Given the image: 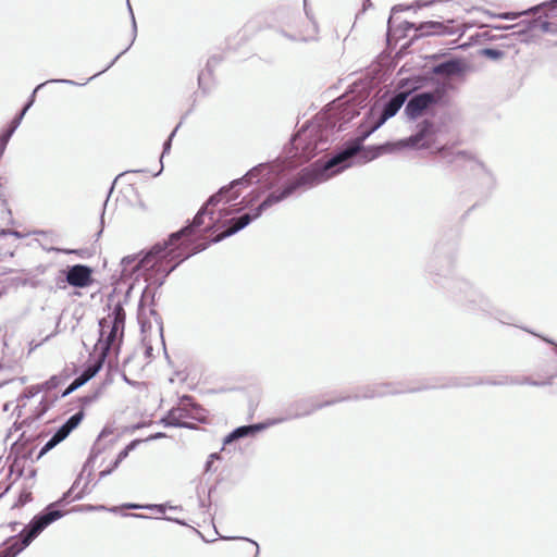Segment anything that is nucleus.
<instances>
[{
	"label": "nucleus",
	"instance_id": "c9c22d12",
	"mask_svg": "<svg viewBox=\"0 0 557 557\" xmlns=\"http://www.w3.org/2000/svg\"><path fill=\"white\" fill-rule=\"evenodd\" d=\"M175 132H176V128L171 133V135L169 136V138L166 139V141L164 143L163 145V151H162V156H161V159L164 157L165 153H168L171 149V143H172V138L173 136L175 135ZM163 165L161 164V168Z\"/></svg>",
	"mask_w": 557,
	"mask_h": 557
},
{
	"label": "nucleus",
	"instance_id": "6e6552de",
	"mask_svg": "<svg viewBox=\"0 0 557 557\" xmlns=\"http://www.w3.org/2000/svg\"><path fill=\"white\" fill-rule=\"evenodd\" d=\"M359 113L356 103L338 99L331 104L325 113L326 126L333 129L335 128L336 131H343L345 129V125L358 116Z\"/></svg>",
	"mask_w": 557,
	"mask_h": 557
},
{
	"label": "nucleus",
	"instance_id": "423d86ee",
	"mask_svg": "<svg viewBox=\"0 0 557 557\" xmlns=\"http://www.w3.org/2000/svg\"><path fill=\"white\" fill-rule=\"evenodd\" d=\"M49 524H24L16 534L9 536L0 545V557H17L39 536Z\"/></svg>",
	"mask_w": 557,
	"mask_h": 557
},
{
	"label": "nucleus",
	"instance_id": "f257e3e1",
	"mask_svg": "<svg viewBox=\"0 0 557 557\" xmlns=\"http://www.w3.org/2000/svg\"><path fill=\"white\" fill-rule=\"evenodd\" d=\"M298 174V177L294 181L289 182L285 185V187L280 191H273L267 196V198L253 210V213H244L238 218H232L230 220H225L228 215L238 213L243 208L236 209H221L218 212V218H214V212L210 210L211 207H215L224 196H226L232 189L237 186H248L252 183L253 180H257L258 183L264 185L265 189H271L281 181V173L283 169L277 164H269V163H260L249 170L243 177L234 180L227 186H223L219 189L218 193L212 195L207 202L200 208L197 212L193 222L180 230L178 232L172 233L169 236L168 240L162 243L154 244L149 251H147L137 262V256H127L122 259L123 273L131 272L135 273L138 271H156L157 274H161V278H156L154 282H158L159 285H162L164 278L175 270V268L185 259L190 257L191 255L202 251L208 247V244H198L193 247V249H188V245L185 240L178 242L183 237H189L193 235L201 225L205 224V216H208L210 223L206 226L207 232H213L218 227V224L221 223V226L224 227V231L216 234L211 242L219 243L226 237H230L237 232L245 228L249 225L253 220L261 216V214L270 208L267 207L263 209L260 214L257 216V212L259 207L271 196V195H281L287 186L296 182L302 171ZM285 198H283L284 200ZM282 201V199H281ZM280 202V200H278ZM277 203V201H276ZM275 205V202H274ZM273 203L271 205V207Z\"/></svg>",
	"mask_w": 557,
	"mask_h": 557
},
{
	"label": "nucleus",
	"instance_id": "412c9836",
	"mask_svg": "<svg viewBox=\"0 0 557 557\" xmlns=\"http://www.w3.org/2000/svg\"><path fill=\"white\" fill-rule=\"evenodd\" d=\"M540 29L543 33L557 35V23L549 21L533 20L529 22L523 28L512 33L518 37L524 36L528 30Z\"/></svg>",
	"mask_w": 557,
	"mask_h": 557
},
{
	"label": "nucleus",
	"instance_id": "aec40b11",
	"mask_svg": "<svg viewBox=\"0 0 557 557\" xmlns=\"http://www.w3.org/2000/svg\"><path fill=\"white\" fill-rule=\"evenodd\" d=\"M272 425L271 421L268 423H256L249 425H242L233 430L225 438L224 445L231 444L239 438L255 435L257 432L264 430L267 426Z\"/></svg>",
	"mask_w": 557,
	"mask_h": 557
},
{
	"label": "nucleus",
	"instance_id": "ea45409f",
	"mask_svg": "<svg viewBox=\"0 0 557 557\" xmlns=\"http://www.w3.org/2000/svg\"><path fill=\"white\" fill-rule=\"evenodd\" d=\"M145 311H146V309L144 308V304H143V299H141L140 304H139V309H138V320L141 323L143 327H145V325H146V321L144 320Z\"/></svg>",
	"mask_w": 557,
	"mask_h": 557
},
{
	"label": "nucleus",
	"instance_id": "603ef678",
	"mask_svg": "<svg viewBox=\"0 0 557 557\" xmlns=\"http://www.w3.org/2000/svg\"><path fill=\"white\" fill-rule=\"evenodd\" d=\"M103 214H104V210L102 211L101 224H103V222H104Z\"/></svg>",
	"mask_w": 557,
	"mask_h": 557
},
{
	"label": "nucleus",
	"instance_id": "7c9ffc66",
	"mask_svg": "<svg viewBox=\"0 0 557 557\" xmlns=\"http://www.w3.org/2000/svg\"><path fill=\"white\" fill-rule=\"evenodd\" d=\"M263 191L264 190H252L247 196H245L240 201L243 208L251 207L260 198Z\"/></svg>",
	"mask_w": 557,
	"mask_h": 557
},
{
	"label": "nucleus",
	"instance_id": "39448f33",
	"mask_svg": "<svg viewBox=\"0 0 557 557\" xmlns=\"http://www.w3.org/2000/svg\"><path fill=\"white\" fill-rule=\"evenodd\" d=\"M125 325V311L123 306L117 302L112 311L99 321L100 338L103 352H108L114 347L117 339L123 336Z\"/></svg>",
	"mask_w": 557,
	"mask_h": 557
},
{
	"label": "nucleus",
	"instance_id": "c756f323",
	"mask_svg": "<svg viewBox=\"0 0 557 557\" xmlns=\"http://www.w3.org/2000/svg\"><path fill=\"white\" fill-rule=\"evenodd\" d=\"M470 169L474 172L476 176L483 177L487 181L488 184L494 182L492 173L486 169V166L479 161L470 160Z\"/></svg>",
	"mask_w": 557,
	"mask_h": 557
},
{
	"label": "nucleus",
	"instance_id": "49530a36",
	"mask_svg": "<svg viewBox=\"0 0 557 557\" xmlns=\"http://www.w3.org/2000/svg\"><path fill=\"white\" fill-rule=\"evenodd\" d=\"M212 465V460H208L206 463V470L209 471Z\"/></svg>",
	"mask_w": 557,
	"mask_h": 557
},
{
	"label": "nucleus",
	"instance_id": "20e7f679",
	"mask_svg": "<svg viewBox=\"0 0 557 557\" xmlns=\"http://www.w3.org/2000/svg\"><path fill=\"white\" fill-rule=\"evenodd\" d=\"M435 125L431 121H423L417 125V132L411 136L400 139L396 143H386L384 145L373 147L367 153L366 161L377 158L383 152H392L394 150L411 148V149H425L430 148L434 143Z\"/></svg>",
	"mask_w": 557,
	"mask_h": 557
},
{
	"label": "nucleus",
	"instance_id": "5701e85b",
	"mask_svg": "<svg viewBox=\"0 0 557 557\" xmlns=\"http://www.w3.org/2000/svg\"><path fill=\"white\" fill-rule=\"evenodd\" d=\"M187 417V412L184 408L176 407L172 408L168 414L162 419V422L166 426H176V428H191L189 423L183 421Z\"/></svg>",
	"mask_w": 557,
	"mask_h": 557
},
{
	"label": "nucleus",
	"instance_id": "c85d7f7f",
	"mask_svg": "<svg viewBox=\"0 0 557 557\" xmlns=\"http://www.w3.org/2000/svg\"><path fill=\"white\" fill-rule=\"evenodd\" d=\"M50 83H63V84H69V85H75L76 83L74 81H71V79H49L42 84H39L32 92L30 97H29V100L27 101V103H25L24 108L22 109V112H24V114H26V112L29 110V108L34 104L35 102V97H36V92L42 88L46 84H50Z\"/></svg>",
	"mask_w": 557,
	"mask_h": 557
},
{
	"label": "nucleus",
	"instance_id": "5fc2aeb1",
	"mask_svg": "<svg viewBox=\"0 0 557 557\" xmlns=\"http://www.w3.org/2000/svg\"><path fill=\"white\" fill-rule=\"evenodd\" d=\"M546 343H550V344H554L552 341L547 339V338H543Z\"/></svg>",
	"mask_w": 557,
	"mask_h": 557
},
{
	"label": "nucleus",
	"instance_id": "2f4dec72",
	"mask_svg": "<svg viewBox=\"0 0 557 557\" xmlns=\"http://www.w3.org/2000/svg\"><path fill=\"white\" fill-rule=\"evenodd\" d=\"M60 384V379L58 376H51L48 381L39 384L41 387V391H51L55 387H58Z\"/></svg>",
	"mask_w": 557,
	"mask_h": 557
},
{
	"label": "nucleus",
	"instance_id": "e433bc0d",
	"mask_svg": "<svg viewBox=\"0 0 557 557\" xmlns=\"http://www.w3.org/2000/svg\"><path fill=\"white\" fill-rule=\"evenodd\" d=\"M505 384H529V385L540 386V385H543L544 383L531 381L530 379H523V381L511 380L510 382H506Z\"/></svg>",
	"mask_w": 557,
	"mask_h": 557
},
{
	"label": "nucleus",
	"instance_id": "a878e982",
	"mask_svg": "<svg viewBox=\"0 0 557 557\" xmlns=\"http://www.w3.org/2000/svg\"><path fill=\"white\" fill-rule=\"evenodd\" d=\"M83 418L84 412L81 410L71 416L58 430H60L61 433L67 437L70 433L79 425Z\"/></svg>",
	"mask_w": 557,
	"mask_h": 557
},
{
	"label": "nucleus",
	"instance_id": "393cba45",
	"mask_svg": "<svg viewBox=\"0 0 557 557\" xmlns=\"http://www.w3.org/2000/svg\"><path fill=\"white\" fill-rule=\"evenodd\" d=\"M141 443L140 440H134L132 441L128 445H126L117 455L115 461L113 462V466L111 469L109 470H106V471H102L100 473L101 476H104L109 473H111V471L115 468L119 467V465L129 455V453L132 450H134L139 444Z\"/></svg>",
	"mask_w": 557,
	"mask_h": 557
},
{
	"label": "nucleus",
	"instance_id": "7ed1b4c3",
	"mask_svg": "<svg viewBox=\"0 0 557 557\" xmlns=\"http://www.w3.org/2000/svg\"><path fill=\"white\" fill-rule=\"evenodd\" d=\"M406 94L398 92L389 98L383 106L379 119L374 124L360 136L356 138L346 148L342 149L329 160L314 162L310 168L302 171L300 177L287 186L281 195H271L258 209L257 216L260 212L272 203L290 196L296 189L300 187H312L322 182L327 181L335 174L351 165V159L358 154L362 149V143L370 134L381 127L388 119L396 115L406 101Z\"/></svg>",
	"mask_w": 557,
	"mask_h": 557
},
{
	"label": "nucleus",
	"instance_id": "de8ad7c7",
	"mask_svg": "<svg viewBox=\"0 0 557 557\" xmlns=\"http://www.w3.org/2000/svg\"><path fill=\"white\" fill-rule=\"evenodd\" d=\"M165 435L163 433H157L154 436H152L151 438H160V437H164Z\"/></svg>",
	"mask_w": 557,
	"mask_h": 557
},
{
	"label": "nucleus",
	"instance_id": "a211bd4d",
	"mask_svg": "<svg viewBox=\"0 0 557 557\" xmlns=\"http://www.w3.org/2000/svg\"><path fill=\"white\" fill-rule=\"evenodd\" d=\"M104 359V354L101 358H99L94 363L89 364L74 381L67 386V388L62 393V397H65L86 384L89 380H91L102 368Z\"/></svg>",
	"mask_w": 557,
	"mask_h": 557
},
{
	"label": "nucleus",
	"instance_id": "bb28decb",
	"mask_svg": "<svg viewBox=\"0 0 557 557\" xmlns=\"http://www.w3.org/2000/svg\"><path fill=\"white\" fill-rule=\"evenodd\" d=\"M66 437L61 433L60 430H57V432L51 436V438L44 445V447L38 453L36 460H39L44 455H46L48 451H50L52 448H54L58 444H60L62 441H64Z\"/></svg>",
	"mask_w": 557,
	"mask_h": 557
},
{
	"label": "nucleus",
	"instance_id": "864d4df0",
	"mask_svg": "<svg viewBox=\"0 0 557 557\" xmlns=\"http://www.w3.org/2000/svg\"><path fill=\"white\" fill-rule=\"evenodd\" d=\"M150 313L157 315V312L153 309H150Z\"/></svg>",
	"mask_w": 557,
	"mask_h": 557
},
{
	"label": "nucleus",
	"instance_id": "37998d69",
	"mask_svg": "<svg viewBox=\"0 0 557 557\" xmlns=\"http://www.w3.org/2000/svg\"><path fill=\"white\" fill-rule=\"evenodd\" d=\"M393 18H394L393 15H391V17L388 18V32H391L393 28V23H394Z\"/></svg>",
	"mask_w": 557,
	"mask_h": 557
},
{
	"label": "nucleus",
	"instance_id": "473e14b6",
	"mask_svg": "<svg viewBox=\"0 0 557 557\" xmlns=\"http://www.w3.org/2000/svg\"><path fill=\"white\" fill-rule=\"evenodd\" d=\"M40 392H41V387L39 386V384L32 385L24 389L23 394L21 395V398L29 399V398H33L34 396H36Z\"/></svg>",
	"mask_w": 557,
	"mask_h": 557
},
{
	"label": "nucleus",
	"instance_id": "f8f14e48",
	"mask_svg": "<svg viewBox=\"0 0 557 557\" xmlns=\"http://www.w3.org/2000/svg\"><path fill=\"white\" fill-rule=\"evenodd\" d=\"M347 399H350V397H347ZM342 400H346V398H342ZM338 401H341V399H338ZM335 403H337V400H327L324 403H318L311 398L298 400L294 404V409H295L294 412L289 413L285 418L273 419L271 421V424H277V423H282L289 419H298V418L310 416L313 412H315L317 410L324 408L326 406H331Z\"/></svg>",
	"mask_w": 557,
	"mask_h": 557
},
{
	"label": "nucleus",
	"instance_id": "f704fd0d",
	"mask_svg": "<svg viewBox=\"0 0 557 557\" xmlns=\"http://www.w3.org/2000/svg\"><path fill=\"white\" fill-rule=\"evenodd\" d=\"M49 408L50 404L47 400L42 399L36 409V418L39 419L44 413L48 411Z\"/></svg>",
	"mask_w": 557,
	"mask_h": 557
},
{
	"label": "nucleus",
	"instance_id": "b1692460",
	"mask_svg": "<svg viewBox=\"0 0 557 557\" xmlns=\"http://www.w3.org/2000/svg\"><path fill=\"white\" fill-rule=\"evenodd\" d=\"M544 10H549V11H556L557 10V0H550V1H545L543 3H540L537 5H534L521 13H504L502 14V18L504 20H515L517 18L518 16L520 15H528V14H536V13H540V12H543ZM556 16H557V13H556Z\"/></svg>",
	"mask_w": 557,
	"mask_h": 557
},
{
	"label": "nucleus",
	"instance_id": "a18cd8bd",
	"mask_svg": "<svg viewBox=\"0 0 557 557\" xmlns=\"http://www.w3.org/2000/svg\"><path fill=\"white\" fill-rule=\"evenodd\" d=\"M138 171H127V172H124L122 174H120V177L121 176H125V175H128V174H132V173H137Z\"/></svg>",
	"mask_w": 557,
	"mask_h": 557
},
{
	"label": "nucleus",
	"instance_id": "f3484780",
	"mask_svg": "<svg viewBox=\"0 0 557 557\" xmlns=\"http://www.w3.org/2000/svg\"><path fill=\"white\" fill-rule=\"evenodd\" d=\"M304 26L292 27L290 32L282 30V35L293 41H309L313 40L318 34V26L314 21L307 20L304 22Z\"/></svg>",
	"mask_w": 557,
	"mask_h": 557
},
{
	"label": "nucleus",
	"instance_id": "1a4fd4ad",
	"mask_svg": "<svg viewBox=\"0 0 557 557\" xmlns=\"http://www.w3.org/2000/svg\"><path fill=\"white\" fill-rule=\"evenodd\" d=\"M405 30L414 28L419 32L420 36H451L462 35V30L454 20H447L443 22L428 21L420 23L416 26L413 23L404 22Z\"/></svg>",
	"mask_w": 557,
	"mask_h": 557
},
{
	"label": "nucleus",
	"instance_id": "a19ab883",
	"mask_svg": "<svg viewBox=\"0 0 557 557\" xmlns=\"http://www.w3.org/2000/svg\"><path fill=\"white\" fill-rule=\"evenodd\" d=\"M129 47H131V45H129V46H128L124 51H122L120 54H117V55L112 60V62H111V63H110L106 69H103V70H102V71H100L99 73H96L91 78L96 77L97 75H99V74H101V73L106 72L108 69H110V67H111V66L116 62V60H117V59H119V58H120L124 52H126V51L128 50V48H129Z\"/></svg>",
	"mask_w": 557,
	"mask_h": 557
},
{
	"label": "nucleus",
	"instance_id": "4c0bfd02",
	"mask_svg": "<svg viewBox=\"0 0 557 557\" xmlns=\"http://www.w3.org/2000/svg\"><path fill=\"white\" fill-rule=\"evenodd\" d=\"M127 5H128V10H129L131 16H132V28H133V39H132V42H131V45H132L134 42L135 38H136L137 25H136V21H135V16H134L132 7H131L128 1H127Z\"/></svg>",
	"mask_w": 557,
	"mask_h": 557
},
{
	"label": "nucleus",
	"instance_id": "58836bf2",
	"mask_svg": "<svg viewBox=\"0 0 557 557\" xmlns=\"http://www.w3.org/2000/svg\"><path fill=\"white\" fill-rule=\"evenodd\" d=\"M24 112H20L12 121H11V124H10V127H12L13 129L16 131V128L20 126L23 117H24Z\"/></svg>",
	"mask_w": 557,
	"mask_h": 557
},
{
	"label": "nucleus",
	"instance_id": "2eb2a0df",
	"mask_svg": "<svg viewBox=\"0 0 557 557\" xmlns=\"http://www.w3.org/2000/svg\"><path fill=\"white\" fill-rule=\"evenodd\" d=\"M414 389H404L395 383H380L363 388L354 399H371L375 397H384L387 395H396L405 392H413Z\"/></svg>",
	"mask_w": 557,
	"mask_h": 557
},
{
	"label": "nucleus",
	"instance_id": "9b49d317",
	"mask_svg": "<svg viewBox=\"0 0 557 557\" xmlns=\"http://www.w3.org/2000/svg\"><path fill=\"white\" fill-rule=\"evenodd\" d=\"M442 98L440 91H423L412 96L405 107V113L410 120L422 115L431 106L437 103Z\"/></svg>",
	"mask_w": 557,
	"mask_h": 557
},
{
	"label": "nucleus",
	"instance_id": "9d476101",
	"mask_svg": "<svg viewBox=\"0 0 557 557\" xmlns=\"http://www.w3.org/2000/svg\"><path fill=\"white\" fill-rule=\"evenodd\" d=\"M325 140L318 138V131L314 127L299 132L293 138V146L296 150H301L300 154L306 159H310L318 151L325 149Z\"/></svg>",
	"mask_w": 557,
	"mask_h": 557
},
{
	"label": "nucleus",
	"instance_id": "4be33fe9",
	"mask_svg": "<svg viewBox=\"0 0 557 557\" xmlns=\"http://www.w3.org/2000/svg\"><path fill=\"white\" fill-rule=\"evenodd\" d=\"M463 72V66L460 61L450 59L441 62L433 67V73L446 77L455 76Z\"/></svg>",
	"mask_w": 557,
	"mask_h": 557
},
{
	"label": "nucleus",
	"instance_id": "72a5a7b5",
	"mask_svg": "<svg viewBox=\"0 0 557 557\" xmlns=\"http://www.w3.org/2000/svg\"><path fill=\"white\" fill-rule=\"evenodd\" d=\"M482 53H483V55H485L490 59H493V60H497V59L502 58L504 54L503 51L493 49V48H485L482 50Z\"/></svg>",
	"mask_w": 557,
	"mask_h": 557
},
{
	"label": "nucleus",
	"instance_id": "cd10ccee",
	"mask_svg": "<svg viewBox=\"0 0 557 557\" xmlns=\"http://www.w3.org/2000/svg\"><path fill=\"white\" fill-rule=\"evenodd\" d=\"M50 83H63V84H69V85H75L76 83L74 81H71V79H49L42 84H39L32 92L30 97H29V100L27 101V103H25L24 108L22 109V112H24V114H26V112L29 110V108L34 104L35 102V97H36V92L42 88L46 84H50Z\"/></svg>",
	"mask_w": 557,
	"mask_h": 557
},
{
	"label": "nucleus",
	"instance_id": "79ce46f5",
	"mask_svg": "<svg viewBox=\"0 0 557 557\" xmlns=\"http://www.w3.org/2000/svg\"><path fill=\"white\" fill-rule=\"evenodd\" d=\"M405 9H406V8H405L404 5L398 4V5L393 7L392 12H393V14H394V13H396V12L404 11Z\"/></svg>",
	"mask_w": 557,
	"mask_h": 557
},
{
	"label": "nucleus",
	"instance_id": "6e6d98bb",
	"mask_svg": "<svg viewBox=\"0 0 557 557\" xmlns=\"http://www.w3.org/2000/svg\"><path fill=\"white\" fill-rule=\"evenodd\" d=\"M18 446V442H15L13 447H17Z\"/></svg>",
	"mask_w": 557,
	"mask_h": 557
},
{
	"label": "nucleus",
	"instance_id": "3c124183",
	"mask_svg": "<svg viewBox=\"0 0 557 557\" xmlns=\"http://www.w3.org/2000/svg\"><path fill=\"white\" fill-rule=\"evenodd\" d=\"M432 3H434V1L424 2L423 4H420V3H419V7H421V5H430V4H432Z\"/></svg>",
	"mask_w": 557,
	"mask_h": 557
},
{
	"label": "nucleus",
	"instance_id": "f03ea898",
	"mask_svg": "<svg viewBox=\"0 0 557 557\" xmlns=\"http://www.w3.org/2000/svg\"><path fill=\"white\" fill-rule=\"evenodd\" d=\"M298 174V177L294 181L289 182L285 185V187L280 191H273L267 196V198L253 210V213H244L238 218H232L230 220H225L228 215L238 213L243 208L236 209H221L218 212V218H214V212L210 210L211 207H215L224 196H226L232 189L237 186H248L252 183L253 180H257L258 183L264 185L265 189H271L281 181V173L283 169L277 164H269V163H260L249 170L243 177L234 180L227 186H223L219 189L218 193L212 195L207 202L200 208L197 212L193 222L180 230L178 232L172 233L169 236L168 240L162 243L154 244L149 251H147L137 262V256H127L122 259L123 273L131 272L135 273L138 271H156L157 274H161V278H156L154 282H158L159 285H162L164 278L175 270V268L185 259L190 257L191 255L202 251L208 247V244H198L193 247V249H188V245L185 240L178 242L183 237H189L193 235L201 225L205 224V216H208L210 223L206 226L207 232H213L218 227V224L221 223V226L224 227V231L216 234L211 242L219 243L226 237H230L237 232L245 228L249 225L253 220L261 216V214L270 208L267 207L263 209L260 214L257 216V212L259 207L271 196V195H281L287 186L296 182L302 171ZM285 198H283L284 200ZM282 201V199H281ZM280 202V200H278ZM277 203V201H276ZM275 205V202H274ZM273 203L271 205V207Z\"/></svg>",
	"mask_w": 557,
	"mask_h": 557
},
{
	"label": "nucleus",
	"instance_id": "13d9d810",
	"mask_svg": "<svg viewBox=\"0 0 557 557\" xmlns=\"http://www.w3.org/2000/svg\"><path fill=\"white\" fill-rule=\"evenodd\" d=\"M556 348H557V345H556Z\"/></svg>",
	"mask_w": 557,
	"mask_h": 557
},
{
	"label": "nucleus",
	"instance_id": "dca6fc26",
	"mask_svg": "<svg viewBox=\"0 0 557 557\" xmlns=\"http://www.w3.org/2000/svg\"><path fill=\"white\" fill-rule=\"evenodd\" d=\"M65 281L74 287H87L92 281L91 269L85 264L71 265L67 268Z\"/></svg>",
	"mask_w": 557,
	"mask_h": 557
},
{
	"label": "nucleus",
	"instance_id": "0eeeda50",
	"mask_svg": "<svg viewBox=\"0 0 557 557\" xmlns=\"http://www.w3.org/2000/svg\"><path fill=\"white\" fill-rule=\"evenodd\" d=\"M463 306L470 313H483L497 319L500 323L510 324L509 315L500 312L492 299L478 288L470 287L465 293Z\"/></svg>",
	"mask_w": 557,
	"mask_h": 557
},
{
	"label": "nucleus",
	"instance_id": "09e8293b",
	"mask_svg": "<svg viewBox=\"0 0 557 557\" xmlns=\"http://www.w3.org/2000/svg\"><path fill=\"white\" fill-rule=\"evenodd\" d=\"M465 157H466V153H465V152H462V151H459V152L457 153V158H465Z\"/></svg>",
	"mask_w": 557,
	"mask_h": 557
},
{
	"label": "nucleus",
	"instance_id": "4d7b16f0",
	"mask_svg": "<svg viewBox=\"0 0 557 557\" xmlns=\"http://www.w3.org/2000/svg\"><path fill=\"white\" fill-rule=\"evenodd\" d=\"M522 24H516L513 27H520Z\"/></svg>",
	"mask_w": 557,
	"mask_h": 557
},
{
	"label": "nucleus",
	"instance_id": "ddd939ff",
	"mask_svg": "<svg viewBox=\"0 0 557 557\" xmlns=\"http://www.w3.org/2000/svg\"><path fill=\"white\" fill-rule=\"evenodd\" d=\"M73 493V488H71L64 496L55 502L47 506L39 515L35 516L29 522H55L57 520L64 517L66 513H70L72 509H64V504L71 497Z\"/></svg>",
	"mask_w": 557,
	"mask_h": 557
},
{
	"label": "nucleus",
	"instance_id": "c03bdc74",
	"mask_svg": "<svg viewBox=\"0 0 557 557\" xmlns=\"http://www.w3.org/2000/svg\"><path fill=\"white\" fill-rule=\"evenodd\" d=\"M238 196H239V194L236 191V193H234V194L231 196V198H230V199H227V201L234 200V199L238 198Z\"/></svg>",
	"mask_w": 557,
	"mask_h": 557
},
{
	"label": "nucleus",
	"instance_id": "6ab92c4d",
	"mask_svg": "<svg viewBox=\"0 0 557 557\" xmlns=\"http://www.w3.org/2000/svg\"><path fill=\"white\" fill-rule=\"evenodd\" d=\"M137 508H146V509L150 510L151 516L148 517V516H143V515H122V517L131 516V517H134V518H143V519H148V518L164 519V520H168L169 522H175V523L184 522L183 520H181L178 518L164 517V513H165V510H166L164 505L139 506V505H136V504H127V505H124L121 508V510H124V509H137Z\"/></svg>",
	"mask_w": 557,
	"mask_h": 557
},
{
	"label": "nucleus",
	"instance_id": "8fccbe9b",
	"mask_svg": "<svg viewBox=\"0 0 557 557\" xmlns=\"http://www.w3.org/2000/svg\"><path fill=\"white\" fill-rule=\"evenodd\" d=\"M218 457H219V456H218V454H211V455H210V459H209V460H212V461H213V459H215V458H218Z\"/></svg>",
	"mask_w": 557,
	"mask_h": 557
},
{
	"label": "nucleus",
	"instance_id": "4468645a",
	"mask_svg": "<svg viewBox=\"0 0 557 557\" xmlns=\"http://www.w3.org/2000/svg\"><path fill=\"white\" fill-rule=\"evenodd\" d=\"M185 525L188 527L189 534L197 535V536L201 537L202 541L206 543H212L218 537L222 539V540H246V537H242V536H231V535L222 534L221 530L218 528V524H198L199 527H203L205 531H207L208 534H205L203 531L195 529L194 527H191V524H185ZM247 541H249L253 545H256L257 552H256L255 557H257L259 554V545L257 544V542H255L252 540L247 539Z\"/></svg>",
	"mask_w": 557,
	"mask_h": 557
}]
</instances>
